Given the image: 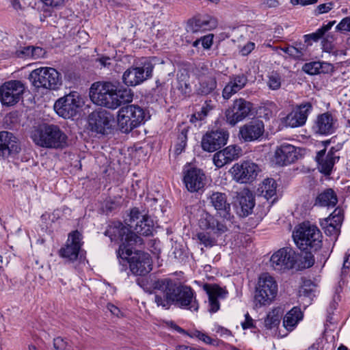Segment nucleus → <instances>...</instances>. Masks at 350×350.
I'll return each instance as SVG.
<instances>
[{
	"instance_id": "f257e3e1",
	"label": "nucleus",
	"mask_w": 350,
	"mask_h": 350,
	"mask_svg": "<svg viewBox=\"0 0 350 350\" xmlns=\"http://www.w3.org/2000/svg\"><path fill=\"white\" fill-rule=\"evenodd\" d=\"M154 302L158 307L168 310L172 304L196 311L198 305L191 288L178 285L170 278L159 279L152 282Z\"/></svg>"
},
{
	"instance_id": "f03ea898",
	"label": "nucleus",
	"mask_w": 350,
	"mask_h": 350,
	"mask_svg": "<svg viewBox=\"0 0 350 350\" xmlns=\"http://www.w3.org/2000/svg\"><path fill=\"white\" fill-rule=\"evenodd\" d=\"M90 96L97 105L115 109L122 104L131 102L133 94L131 89L119 87L117 83L98 81L92 85Z\"/></svg>"
},
{
	"instance_id": "7ed1b4c3",
	"label": "nucleus",
	"mask_w": 350,
	"mask_h": 350,
	"mask_svg": "<svg viewBox=\"0 0 350 350\" xmlns=\"http://www.w3.org/2000/svg\"><path fill=\"white\" fill-rule=\"evenodd\" d=\"M105 234L108 236L111 241L120 243L118 257L128 258L131 255V247L134 245H142L143 239L131 231V229L120 221H113L109 225Z\"/></svg>"
},
{
	"instance_id": "20e7f679",
	"label": "nucleus",
	"mask_w": 350,
	"mask_h": 350,
	"mask_svg": "<svg viewBox=\"0 0 350 350\" xmlns=\"http://www.w3.org/2000/svg\"><path fill=\"white\" fill-rule=\"evenodd\" d=\"M31 139L41 147L62 148L67 146L68 137L58 126L44 124L32 132Z\"/></svg>"
},
{
	"instance_id": "39448f33",
	"label": "nucleus",
	"mask_w": 350,
	"mask_h": 350,
	"mask_svg": "<svg viewBox=\"0 0 350 350\" xmlns=\"http://www.w3.org/2000/svg\"><path fill=\"white\" fill-rule=\"evenodd\" d=\"M293 238L301 250L317 251L322 246L320 230L309 222H304L293 232Z\"/></svg>"
},
{
	"instance_id": "423d86ee",
	"label": "nucleus",
	"mask_w": 350,
	"mask_h": 350,
	"mask_svg": "<svg viewBox=\"0 0 350 350\" xmlns=\"http://www.w3.org/2000/svg\"><path fill=\"white\" fill-rule=\"evenodd\" d=\"M199 225L202 229L208 230L197 234L198 239L205 247H212L216 244L217 237L228 230L226 224L219 221L213 215L206 213L201 216Z\"/></svg>"
},
{
	"instance_id": "0eeeda50",
	"label": "nucleus",
	"mask_w": 350,
	"mask_h": 350,
	"mask_svg": "<svg viewBox=\"0 0 350 350\" xmlns=\"http://www.w3.org/2000/svg\"><path fill=\"white\" fill-rule=\"evenodd\" d=\"M148 118L142 107L129 105L118 111V122L122 132L127 133L144 123Z\"/></svg>"
},
{
	"instance_id": "6e6552de",
	"label": "nucleus",
	"mask_w": 350,
	"mask_h": 350,
	"mask_svg": "<svg viewBox=\"0 0 350 350\" xmlns=\"http://www.w3.org/2000/svg\"><path fill=\"white\" fill-rule=\"evenodd\" d=\"M29 79L37 88L57 90L62 85L61 75L51 67H40L31 72Z\"/></svg>"
},
{
	"instance_id": "1a4fd4ad",
	"label": "nucleus",
	"mask_w": 350,
	"mask_h": 350,
	"mask_svg": "<svg viewBox=\"0 0 350 350\" xmlns=\"http://www.w3.org/2000/svg\"><path fill=\"white\" fill-rule=\"evenodd\" d=\"M277 293L278 284L274 278L267 273L260 275L254 296L256 302L260 306L269 305Z\"/></svg>"
},
{
	"instance_id": "9d476101",
	"label": "nucleus",
	"mask_w": 350,
	"mask_h": 350,
	"mask_svg": "<svg viewBox=\"0 0 350 350\" xmlns=\"http://www.w3.org/2000/svg\"><path fill=\"white\" fill-rule=\"evenodd\" d=\"M83 103L80 94L77 92H71L59 98L54 105V109L59 116L67 119L74 117Z\"/></svg>"
},
{
	"instance_id": "9b49d317",
	"label": "nucleus",
	"mask_w": 350,
	"mask_h": 350,
	"mask_svg": "<svg viewBox=\"0 0 350 350\" xmlns=\"http://www.w3.org/2000/svg\"><path fill=\"white\" fill-rule=\"evenodd\" d=\"M253 104L240 98L235 99L232 105L225 112L226 122L234 126L250 116Z\"/></svg>"
},
{
	"instance_id": "f8f14e48",
	"label": "nucleus",
	"mask_w": 350,
	"mask_h": 350,
	"mask_svg": "<svg viewBox=\"0 0 350 350\" xmlns=\"http://www.w3.org/2000/svg\"><path fill=\"white\" fill-rule=\"evenodd\" d=\"M82 238V234L78 230L70 232L65 245L59 251V256L70 262L77 260L79 256L81 257Z\"/></svg>"
},
{
	"instance_id": "ddd939ff",
	"label": "nucleus",
	"mask_w": 350,
	"mask_h": 350,
	"mask_svg": "<svg viewBox=\"0 0 350 350\" xmlns=\"http://www.w3.org/2000/svg\"><path fill=\"white\" fill-rule=\"evenodd\" d=\"M25 87L20 81L12 80L4 83L0 87V100L3 105L11 106L22 98Z\"/></svg>"
},
{
	"instance_id": "4468645a",
	"label": "nucleus",
	"mask_w": 350,
	"mask_h": 350,
	"mask_svg": "<svg viewBox=\"0 0 350 350\" xmlns=\"http://www.w3.org/2000/svg\"><path fill=\"white\" fill-rule=\"evenodd\" d=\"M123 256H125V254ZM122 259L128 262L131 271L135 275H144L152 270V262L148 253L141 251L133 253L131 251V255Z\"/></svg>"
},
{
	"instance_id": "2eb2a0df",
	"label": "nucleus",
	"mask_w": 350,
	"mask_h": 350,
	"mask_svg": "<svg viewBox=\"0 0 350 350\" xmlns=\"http://www.w3.org/2000/svg\"><path fill=\"white\" fill-rule=\"evenodd\" d=\"M260 171V169L257 164L249 161L236 163L231 169L234 179L241 183L252 182Z\"/></svg>"
},
{
	"instance_id": "dca6fc26",
	"label": "nucleus",
	"mask_w": 350,
	"mask_h": 350,
	"mask_svg": "<svg viewBox=\"0 0 350 350\" xmlns=\"http://www.w3.org/2000/svg\"><path fill=\"white\" fill-rule=\"evenodd\" d=\"M153 66L150 64L142 67L131 66L122 75V81L127 86H136L152 77Z\"/></svg>"
},
{
	"instance_id": "f3484780",
	"label": "nucleus",
	"mask_w": 350,
	"mask_h": 350,
	"mask_svg": "<svg viewBox=\"0 0 350 350\" xmlns=\"http://www.w3.org/2000/svg\"><path fill=\"white\" fill-rule=\"evenodd\" d=\"M297 254L291 247H283L275 252L271 257L272 267L278 271L292 269L297 262Z\"/></svg>"
},
{
	"instance_id": "a211bd4d",
	"label": "nucleus",
	"mask_w": 350,
	"mask_h": 350,
	"mask_svg": "<svg viewBox=\"0 0 350 350\" xmlns=\"http://www.w3.org/2000/svg\"><path fill=\"white\" fill-rule=\"evenodd\" d=\"M127 225L134 233L144 236L151 234L154 227L153 221L150 217L142 215L137 208H133L131 211Z\"/></svg>"
},
{
	"instance_id": "6ab92c4d",
	"label": "nucleus",
	"mask_w": 350,
	"mask_h": 350,
	"mask_svg": "<svg viewBox=\"0 0 350 350\" xmlns=\"http://www.w3.org/2000/svg\"><path fill=\"white\" fill-rule=\"evenodd\" d=\"M113 120V116L105 109L92 112L88 118L91 130L103 135L109 133Z\"/></svg>"
},
{
	"instance_id": "aec40b11",
	"label": "nucleus",
	"mask_w": 350,
	"mask_h": 350,
	"mask_svg": "<svg viewBox=\"0 0 350 350\" xmlns=\"http://www.w3.org/2000/svg\"><path fill=\"white\" fill-rule=\"evenodd\" d=\"M228 133L217 130L206 133L202 139V148L207 152H214L224 146L228 139Z\"/></svg>"
},
{
	"instance_id": "412c9836",
	"label": "nucleus",
	"mask_w": 350,
	"mask_h": 350,
	"mask_svg": "<svg viewBox=\"0 0 350 350\" xmlns=\"http://www.w3.org/2000/svg\"><path fill=\"white\" fill-rule=\"evenodd\" d=\"M265 132L264 122L254 119L240 127L239 137L244 142H253L259 139Z\"/></svg>"
},
{
	"instance_id": "4be33fe9",
	"label": "nucleus",
	"mask_w": 350,
	"mask_h": 350,
	"mask_svg": "<svg viewBox=\"0 0 350 350\" xmlns=\"http://www.w3.org/2000/svg\"><path fill=\"white\" fill-rule=\"evenodd\" d=\"M217 25V20L209 15H198L188 21L187 33H196L215 29Z\"/></svg>"
},
{
	"instance_id": "5701e85b",
	"label": "nucleus",
	"mask_w": 350,
	"mask_h": 350,
	"mask_svg": "<svg viewBox=\"0 0 350 350\" xmlns=\"http://www.w3.org/2000/svg\"><path fill=\"white\" fill-rule=\"evenodd\" d=\"M212 206L224 219L231 221L234 216L231 214L230 204L227 200V196L221 192H213L208 197Z\"/></svg>"
},
{
	"instance_id": "b1692460",
	"label": "nucleus",
	"mask_w": 350,
	"mask_h": 350,
	"mask_svg": "<svg viewBox=\"0 0 350 350\" xmlns=\"http://www.w3.org/2000/svg\"><path fill=\"white\" fill-rule=\"evenodd\" d=\"M21 150L18 139L10 132H0V157L8 158L17 154Z\"/></svg>"
},
{
	"instance_id": "393cba45",
	"label": "nucleus",
	"mask_w": 350,
	"mask_h": 350,
	"mask_svg": "<svg viewBox=\"0 0 350 350\" xmlns=\"http://www.w3.org/2000/svg\"><path fill=\"white\" fill-rule=\"evenodd\" d=\"M183 183L189 191L197 192L204 188L206 176L202 170L191 168L185 173Z\"/></svg>"
},
{
	"instance_id": "a878e982",
	"label": "nucleus",
	"mask_w": 350,
	"mask_h": 350,
	"mask_svg": "<svg viewBox=\"0 0 350 350\" xmlns=\"http://www.w3.org/2000/svg\"><path fill=\"white\" fill-rule=\"evenodd\" d=\"M297 159L296 148L288 143L281 144L277 146L275 150L273 161L278 165H288L293 163Z\"/></svg>"
},
{
	"instance_id": "bb28decb",
	"label": "nucleus",
	"mask_w": 350,
	"mask_h": 350,
	"mask_svg": "<svg viewBox=\"0 0 350 350\" xmlns=\"http://www.w3.org/2000/svg\"><path fill=\"white\" fill-rule=\"evenodd\" d=\"M312 106L310 103L300 105L293 109L286 118V124L291 128L305 124Z\"/></svg>"
},
{
	"instance_id": "cd10ccee",
	"label": "nucleus",
	"mask_w": 350,
	"mask_h": 350,
	"mask_svg": "<svg viewBox=\"0 0 350 350\" xmlns=\"http://www.w3.org/2000/svg\"><path fill=\"white\" fill-rule=\"evenodd\" d=\"M336 150L334 148L326 154V150L319 151L316 156V161L319 165L321 172L325 175H329L336 161L339 159L338 156L335 155Z\"/></svg>"
},
{
	"instance_id": "c85d7f7f",
	"label": "nucleus",
	"mask_w": 350,
	"mask_h": 350,
	"mask_svg": "<svg viewBox=\"0 0 350 350\" xmlns=\"http://www.w3.org/2000/svg\"><path fill=\"white\" fill-rule=\"evenodd\" d=\"M237 213L242 217L252 213L255 202L253 194L248 189H243L238 193Z\"/></svg>"
},
{
	"instance_id": "c756f323",
	"label": "nucleus",
	"mask_w": 350,
	"mask_h": 350,
	"mask_svg": "<svg viewBox=\"0 0 350 350\" xmlns=\"http://www.w3.org/2000/svg\"><path fill=\"white\" fill-rule=\"evenodd\" d=\"M247 77L244 74L233 75L230 77L228 82L222 91V96L228 100L234 94L244 88L247 83Z\"/></svg>"
},
{
	"instance_id": "7c9ffc66",
	"label": "nucleus",
	"mask_w": 350,
	"mask_h": 350,
	"mask_svg": "<svg viewBox=\"0 0 350 350\" xmlns=\"http://www.w3.org/2000/svg\"><path fill=\"white\" fill-rule=\"evenodd\" d=\"M336 122L331 113H324L318 116L313 129L315 133L321 135H330L335 131Z\"/></svg>"
},
{
	"instance_id": "2f4dec72",
	"label": "nucleus",
	"mask_w": 350,
	"mask_h": 350,
	"mask_svg": "<svg viewBox=\"0 0 350 350\" xmlns=\"http://www.w3.org/2000/svg\"><path fill=\"white\" fill-rule=\"evenodd\" d=\"M335 210L329 218L325 220L323 229L325 234L336 241L340 232V227L342 223L343 217L340 214V211Z\"/></svg>"
},
{
	"instance_id": "473e14b6",
	"label": "nucleus",
	"mask_w": 350,
	"mask_h": 350,
	"mask_svg": "<svg viewBox=\"0 0 350 350\" xmlns=\"http://www.w3.org/2000/svg\"><path fill=\"white\" fill-rule=\"evenodd\" d=\"M217 87V80L215 75L208 72L199 77V87L196 91L198 94L207 95L215 90Z\"/></svg>"
},
{
	"instance_id": "72a5a7b5",
	"label": "nucleus",
	"mask_w": 350,
	"mask_h": 350,
	"mask_svg": "<svg viewBox=\"0 0 350 350\" xmlns=\"http://www.w3.org/2000/svg\"><path fill=\"white\" fill-rule=\"evenodd\" d=\"M316 285L310 280L304 282L303 285L299 290V296L301 301L307 306L312 303L313 297L315 296Z\"/></svg>"
},
{
	"instance_id": "f704fd0d",
	"label": "nucleus",
	"mask_w": 350,
	"mask_h": 350,
	"mask_svg": "<svg viewBox=\"0 0 350 350\" xmlns=\"http://www.w3.org/2000/svg\"><path fill=\"white\" fill-rule=\"evenodd\" d=\"M301 318L302 314L300 309L294 307L284 317L283 325L287 330L291 331Z\"/></svg>"
},
{
	"instance_id": "c9c22d12",
	"label": "nucleus",
	"mask_w": 350,
	"mask_h": 350,
	"mask_svg": "<svg viewBox=\"0 0 350 350\" xmlns=\"http://www.w3.org/2000/svg\"><path fill=\"white\" fill-rule=\"evenodd\" d=\"M337 202L334 191L332 189H327L317 196L315 204L321 206H334Z\"/></svg>"
},
{
	"instance_id": "e433bc0d",
	"label": "nucleus",
	"mask_w": 350,
	"mask_h": 350,
	"mask_svg": "<svg viewBox=\"0 0 350 350\" xmlns=\"http://www.w3.org/2000/svg\"><path fill=\"white\" fill-rule=\"evenodd\" d=\"M277 183L273 178H266L260 185L258 190L261 195L269 200L276 194Z\"/></svg>"
},
{
	"instance_id": "4c0bfd02",
	"label": "nucleus",
	"mask_w": 350,
	"mask_h": 350,
	"mask_svg": "<svg viewBox=\"0 0 350 350\" xmlns=\"http://www.w3.org/2000/svg\"><path fill=\"white\" fill-rule=\"evenodd\" d=\"M282 313L280 308H275L270 311L265 319V327L267 329H271L277 327L280 322Z\"/></svg>"
},
{
	"instance_id": "58836bf2",
	"label": "nucleus",
	"mask_w": 350,
	"mask_h": 350,
	"mask_svg": "<svg viewBox=\"0 0 350 350\" xmlns=\"http://www.w3.org/2000/svg\"><path fill=\"white\" fill-rule=\"evenodd\" d=\"M335 23V21H329L327 24L323 25V26L318 29L315 32L310 34L304 35V38L305 42L308 43V44H311V43H309L310 40L314 42L318 41L323 36L325 32L329 31Z\"/></svg>"
},
{
	"instance_id": "ea45409f",
	"label": "nucleus",
	"mask_w": 350,
	"mask_h": 350,
	"mask_svg": "<svg viewBox=\"0 0 350 350\" xmlns=\"http://www.w3.org/2000/svg\"><path fill=\"white\" fill-rule=\"evenodd\" d=\"M229 163L238 159L242 154V150L239 146L231 145L222 150Z\"/></svg>"
},
{
	"instance_id": "a19ab883",
	"label": "nucleus",
	"mask_w": 350,
	"mask_h": 350,
	"mask_svg": "<svg viewBox=\"0 0 350 350\" xmlns=\"http://www.w3.org/2000/svg\"><path fill=\"white\" fill-rule=\"evenodd\" d=\"M327 65L326 63H321L320 62H312L309 63H306L303 67L302 70L306 73L313 75L320 73L321 72H323L322 70L323 66Z\"/></svg>"
},
{
	"instance_id": "79ce46f5",
	"label": "nucleus",
	"mask_w": 350,
	"mask_h": 350,
	"mask_svg": "<svg viewBox=\"0 0 350 350\" xmlns=\"http://www.w3.org/2000/svg\"><path fill=\"white\" fill-rule=\"evenodd\" d=\"M204 289L206 290L208 297H216V299H218L219 297L224 298L227 294L226 291L217 285L206 284L204 286Z\"/></svg>"
},
{
	"instance_id": "37998d69",
	"label": "nucleus",
	"mask_w": 350,
	"mask_h": 350,
	"mask_svg": "<svg viewBox=\"0 0 350 350\" xmlns=\"http://www.w3.org/2000/svg\"><path fill=\"white\" fill-rule=\"evenodd\" d=\"M191 338H198L204 343L211 345L213 346H218L219 341L216 339H213L204 333H202L198 330H194L189 334Z\"/></svg>"
},
{
	"instance_id": "c03bdc74",
	"label": "nucleus",
	"mask_w": 350,
	"mask_h": 350,
	"mask_svg": "<svg viewBox=\"0 0 350 350\" xmlns=\"http://www.w3.org/2000/svg\"><path fill=\"white\" fill-rule=\"evenodd\" d=\"M282 79L280 75L277 72H271L268 75L267 85L272 90H277L281 86Z\"/></svg>"
},
{
	"instance_id": "a18cd8bd",
	"label": "nucleus",
	"mask_w": 350,
	"mask_h": 350,
	"mask_svg": "<svg viewBox=\"0 0 350 350\" xmlns=\"http://www.w3.org/2000/svg\"><path fill=\"white\" fill-rule=\"evenodd\" d=\"M213 160L215 165L217 168H221L225 165L230 163L222 150L217 152L213 155Z\"/></svg>"
},
{
	"instance_id": "49530a36",
	"label": "nucleus",
	"mask_w": 350,
	"mask_h": 350,
	"mask_svg": "<svg viewBox=\"0 0 350 350\" xmlns=\"http://www.w3.org/2000/svg\"><path fill=\"white\" fill-rule=\"evenodd\" d=\"M187 130L183 129L178 136V143L176 145V151L180 153L183 151L187 144Z\"/></svg>"
},
{
	"instance_id": "de8ad7c7",
	"label": "nucleus",
	"mask_w": 350,
	"mask_h": 350,
	"mask_svg": "<svg viewBox=\"0 0 350 350\" xmlns=\"http://www.w3.org/2000/svg\"><path fill=\"white\" fill-rule=\"evenodd\" d=\"M336 29L340 32H350V16L342 19L341 21L336 25Z\"/></svg>"
},
{
	"instance_id": "09e8293b",
	"label": "nucleus",
	"mask_w": 350,
	"mask_h": 350,
	"mask_svg": "<svg viewBox=\"0 0 350 350\" xmlns=\"http://www.w3.org/2000/svg\"><path fill=\"white\" fill-rule=\"evenodd\" d=\"M296 51L298 53V56L299 57V59H304V57L306 55L307 52V46L301 42H295L293 44Z\"/></svg>"
},
{
	"instance_id": "8fccbe9b",
	"label": "nucleus",
	"mask_w": 350,
	"mask_h": 350,
	"mask_svg": "<svg viewBox=\"0 0 350 350\" xmlns=\"http://www.w3.org/2000/svg\"><path fill=\"white\" fill-rule=\"evenodd\" d=\"M53 346L56 350H66L68 342L62 338L57 337L53 340Z\"/></svg>"
},
{
	"instance_id": "3c124183",
	"label": "nucleus",
	"mask_w": 350,
	"mask_h": 350,
	"mask_svg": "<svg viewBox=\"0 0 350 350\" xmlns=\"http://www.w3.org/2000/svg\"><path fill=\"white\" fill-rule=\"evenodd\" d=\"M308 252H306L303 259H304V264L305 267H311L314 264V256L312 254V252L313 251L308 250Z\"/></svg>"
},
{
	"instance_id": "603ef678",
	"label": "nucleus",
	"mask_w": 350,
	"mask_h": 350,
	"mask_svg": "<svg viewBox=\"0 0 350 350\" xmlns=\"http://www.w3.org/2000/svg\"><path fill=\"white\" fill-rule=\"evenodd\" d=\"M212 109V107L208 104L205 103V105L201 108V110L197 113L194 114V116L199 120H203Z\"/></svg>"
},
{
	"instance_id": "864d4df0",
	"label": "nucleus",
	"mask_w": 350,
	"mask_h": 350,
	"mask_svg": "<svg viewBox=\"0 0 350 350\" xmlns=\"http://www.w3.org/2000/svg\"><path fill=\"white\" fill-rule=\"evenodd\" d=\"M280 5L278 0H262L260 6L262 9L275 8Z\"/></svg>"
},
{
	"instance_id": "5fc2aeb1",
	"label": "nucleus",
	"mask_w": 350,
	"mask_h": 350,
	"mask_svg": "<svg viewBox=\"0 0 350 350\" xmlns=\"http://www.w3.org/2000/svg\"><path fill=\"white\" fill-rule=\"evenodd\" d=\"M241 327L243 329H247L255 327L254 320L250 316L248 312H247L245 314V321L241 323Z\"/></svg>"
},
{
	"instance_id": "6e6d98bb",
	"label": "nucleus",
	"mask_w": 350,
	"mask_h": 350,
	"mask_svg": "<svg viewBox=\"0 0 350 350\" xmlns=\"http://www.w3.org/2000/svg\"><path fill=\"white\" fill-rule=\"evenodd\" d=\"M333 5L332 2L320 4L317 6L316 12L318 14L327 13L332 9Z\"/></svg>"
},
{
	"instance_id": "4d7b16f0",
	"label": "nucleus",
	"mask_w": 350,
	"mask_h": 350,
	"mask_svg": "<svg viewBox=\"0 0 350 350\" xmlns=\"http://www.w3.org/2000/svg\"><path fill=\"white\" fill-rule=\"evenodd\" d=\"M208 301H209V312H216L219 309V302L216 297H208Z\"/></svg>"
},
{
	"instance_id": "13d9d810",
	"label": "nucleus",
	"mask_w": 350,
	"mask_h": 350,
	"mask_svg": "<svg viewBox=\"0 0 350 350\" xmlns=\"http://www.w3.org/2000/svg\"><path fill=\"white\" fill-rule=\"evenodd\" d=\"M200 38L203 48L208 49L211 46L213 38V36L212 34L202 36Z\"/></svg>"
},
{
	"instance_id": "bf43d9fd",
	"label": "nucleus",
	"mask_w": 350,
	"mask_h": 350,
	"mask_svg": "<svg viewBox=\"0 0 350 350\" xmlns=\"http://www.w3.org/2000/svg\"><path fill=\"white\" fill-rule=\"evenodd\" d=\"M254 47L255 44L254 42H249L241 48L240 52L242 55H247L254 49Z\"/></svg>"
},
{
	"instance_id": "052dcab7",
	"label": "nucleus",
	"mask_w": 350,
	"mask_h": 350,
	"mask_svg": "<svg viewBox=\"0 0 350 350\" xmlns=\"http://www.w3.org/2000/svg\"><path fill=\"white\" fill-rule=\"evenodd\" d=\"M107 310L114 316L117 317H121L123 316L121 310L116 306L112 304H108L107 306Z\"/></svg>"
},
{
	"instance_id": "680f3d73",
	"label": "nucleus",
	"mask_w": 350,
	"mask_h": 350,
	"mask_svg": "<svg viewBox=\"0 0 350 350\" xmlns=\"http://www.w3.org/2000/svg\"><path fill=\"white\" fill-rule=\"evenodd\" d=\"M31 53V57L38 59L42 57L44 54V51L40 47L33 46V51Z\"/></svg>"
},
{
	"instance_id": "e2e57ef3",
	"label": "nucleus",
	"mask_w": 350,
	"mask_h": 350,
	"mask_svg": "<svg viewBox=\"0 0 350 350\" xmlns=\"http://www.w3.org/2000/svg\"><path fill=\"white\" fill-rule=\"evenodd\" d=\"M46 5L58 7L64 3V0H41Z\"/></svg>"
},
{
	"instance_id": "0e129e2a",
	"label": "nucleus",
	"mask_w": 350,
	"mask_h": 350,
	"mask_svg": "<svg viewBox=\"0 0 350 350\" xmlns=\"http://www.w3.org/2000/svg\"><path fill=\"white\" fill-rule=\"evenodd\" d=\"M215 330L216 333L219 334L220 336H224V335L231 336L232 335V333L229 329L224 328L221 326L218 325V326L215 327Z\"/></svg>"
},
{
	"instance_id": "69168bd1",
	"label": "nucleus",
	"mask_w": 350,
	"mask_h": 350,
	"mask_svg": "<svg viewBox=\"0 0 350 350\" xmlns=\"http://www.w3.org/2000/svg\"><path fill=\"white\" fill-rule=\"evenodd\" d=\"M33 51V46L24 47L23 50L19 51L18 55H23L25 57H31V53Z\"/></svg>"
},
{
	"instance_id": "338daca9",
	"label": "nucleus",
	"mask_w": 350,
	"mask_h": 350,
	"mask_svg": "<svg viewBox=\"0 0 350 350\" xmlns=\"http://www.w3.org/2000/svg\"><path fill=\"white\" fill-rule=\"evenodd\" d=\"M289 52L288 57L295 59H299L298 53L296 51L293 45H289V49L287 50Z\"/></svg>"
},
{
	"instance_id": "774afa93",
	"label": "nucleus",
	"mask_w": 350,
	"mask_h": 350,
	"mask_svg": "<svg viewBox=\"0 0 350 350\" xmlns=\"http://www.w3.org/2000/svg\"><path fill=\"white\" fill-rule=\"evenodd\" d=\"M350 267V254L346 257V258L344 260L342 270V274L345 275L346 274V269H349Z\"/></svg>"
}]
</instances>
